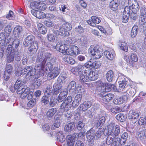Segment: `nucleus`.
<instances>
[{
	"label": "nucleus",
	"instance_id": "f3484780",
	"mask_svg": "<svg viewBox=\"0 0 146 146\" xmlns=\"http://www.w3.org/2000/svg\"><path fill=\"white\" fill-rule=\"evenodd\" d=\"M130 62L129 66L131 67L135 68H137V67L136 66V62L138 60V58L136 54L132 53L130 56Z\"/></svg>",
	"mask_w": 146,
	"mask_h": 146
},
{
	"label": "nucleus",
	"instance_id": "0eeeda50",
	"mask_svg": "<svg viewBox=\"0 0 146 146\" xmlns=\"http://www.w3.org/2000/svg\"><path fill=\"white\" fill-rule=\"evenodd\" d=\"M72 98L68 96L61 105L60 108L66 111H68L70 108L71 103L72 102Z\"/></svg>",
	"mask_w": 146,
	"mask_h": 146
},
{
	"label": "nucleus",
	"instance_id": "e2e57ef3",
	"mask_svg": "<svg viewBox=\"0 0 146 146\" xmlns=\"http://www.w3.org/2000/svg\"><path fill=\"white\" fill-rule=\"evenodd\" d=\"M101 64V63L100 61H94V62L93 63V66L92 67V68L97 69L99 68Z\"/></svg>",
	"mask_w": 146,
	"mask_h": 146
},
{
	"label": "nucleus",
	"instance_id": "c85d7f7f",
	"mask_svg": "<svg viewBox=\"0 0 146 146\" xmlns=\"http://www.w3.org/2000/svg\"><path fill=\"white\" fill-rule=\"evenodd\" d=\"M104 54L106 58L110 60H113L115 56V52L113 50L111 51H105L104 52Z\"/></svg>",
	"mask_w": 146,
	"mask_h": 146
},
{
	"label": "nucleus",
	"instance_id": "1a4fd4ad",
	"mask_svg": "<svg viewBox=\"0 0 146 146\" xmlns=\"http://www.w3.org/2000/svg\"><path fill=\"white\" fill-rule=\"evenodd\" d=\"M88 52L95 58H99L102 55V53L96 47L93 46H91L88 49Z\"/></svg>",
	"mask_w": 146,
	"mask_h": 146
},
{
	"label": "nucleus",
	"instance_id": "de8ad7c7",
	"mask_svg": "<svg viewBox=\"0 0 146 146\" xmlns=\"http://www.w3.org/2000/svg\"><path fill=\"white\" fill-rule=\"evenodd\" d=\"M104 129L103 128H101L99 129L96 132L95 136L97 138H100L101 135L104 133Z\"/></svg>",
	"mask_w": 146,
	"mask_h": 146
},
{
	"label": "nucleus",
	"instance_id": "a18cd8bd",
	"mask_svg": "<svg viewBox=\"0 0 146 146\" xmlns=\"http://www.w3.org/2000/svg\"><path fill=\"white\" fill-rule=\"evenodd\" d=\"M82 46L84 47H86L88 45V42L87 39L83 37L80 38V43Z\"/></svg>",
	"mask_w": 146,
	"mask_h": 146
},
{
	"label": "nucleus",
	"instance_id": "5fc2aeb1",
	"mask_svg": "<svg viewBox=\"0 0 146 146\" xmlns=\"http://www.w3.org/2000/svg\"><path fill=\"white\" fill-rule=\"evenodd\" d=\"M93 62H94V60L91 59L87 64H85L84 65L82 66H85L86 67L89 68L91 69L92 68V67L93 66Z\"/></svg>",
	"mask_w": 146,
	"mask_h": 146
},
{
	"label": "nucleus",
	"instance_id": "39448f33",
	"mask_svg": "<svg viewBox=\"0 0 146 146\" xmlns=\"http://www.w3.org/2000/svg\"><path fill=\"white\" fill-rule=\"evenodd\" d=\"M108 134H111L116 137L120 133V128L118 126H115L113 123H110L108 126Z\"/></svg>",
	"mask_w": 146,
	"mask_h": 146
},
{
	"label": "nucleus",
	"instance_id": "ddd939ff",
	"mask_svg": "<svg viewBox=\"0 0 146 146\" xmlns=\"http://www.w3.org/2000/svg\"><path fill=\"white\" fill-rule=\"evenodd\" d=\"M17 90V93L20 95V97L23 99L28 95L29 89L24 88L23 86H20Z\"/></svg>",
	"mask_w": 146,
	"mask_h": 146
},
{
	"label": "nucleus",
	"instance_id": "58836bf2",
	"mask_svg": "<svg viewBox=\"0 0 146 146\" xmlns=\"http://www.w3.org/2000/svg\"><path fill=\"white\" fill-rule=\"evenodd\" d=\"M127 81H126L125 80H123L119 84V89L120 90H123V89L126 91L127 90V86H126Z\"/></svg>",
	"mask_w": 146,
	"mask_h": 146
},
{
	"label": "nucleus",
	"instance_id": "f257e3e1",
	"mask_svg": "<svg viewBox=\"0 0 146 146\" xmlns=\"http://www.w3.org/2000/svg\"><path fill=\"white\" fill-rule=\"evenodd\" d=\"M56 59L52 57L50 53L45 51L38 52L36 59V62H41V64L36 65L34 68L38 72L43 71L44 69L46 71L50 70L53 66L56 64Z\"/></svg>",
	"mask_w": 146,
	"mask_h": 146
},
{
	"label": "nucleus",
	"instance_id": "603ef678",
	"mask_svg": "<svg viewBox=\"0 0 146 146\" xmlns=\"http://www.w3.org/2000/svg\"><path fill=\"white\" fill-rule=\"evenodd\" d=\"M54 119L53 125L56 128H58L60 125V120L58 117H55Z\"/></svg>",
	"mask_w": 146,
	"mask_h": 146
},
{
	"label": "nucleus",
	"instance_id": "bb28decb",
	"mask_svg": "<svg viewBox=\"0 0 146 146\" xmlns=\"http://www.w3.org/2000/svg\"><path fill=\"white\" fill-rule=\"evenodd\" d=\"M140 18L142 23L144 24L146 22V8H141L140 11Z\"/></svg>",
	"mask_w": 146,
	"mask_h": 146
},
{
	"label": "nucleus",
	"instance_id": "6e6552de",
	"mask_svg": "<svg viewBox=\"0 0 146 146\" xmlns=\"http://www.w3.org/2000/svg\"><path fill=\"white\" fill-rule=\"evenodd\" d=\"M62 79L59 78H58L57 82L53 85V88L52 89L53 95H57L61 90L62 88Z\"/></svg>",
	"mask_w": 146,
	"mask_h": 146
},
{
	"label": "nucleus",
	"instance_id": "dca6fc26",
	"mask_svg": "<svg viewBox=\"0 0 146 146\" xmlns=\"http://www.w3.org/2000/svg\"><path fill=\"white\" fill-rule=\"evenodd\" d=\"M129 95L128 94H126L120 98H116L113 101V102L115 104H121L127 100L129 97Z\"/></svg>",
	"mask_w": 146,
	"mask_h": 146
},
{
	"label": "nucleus",
	"instance_id": "f704fd0d",
	"mask_svg": "<svg viewBox=\"0 0 146 146\" xmlns=\"http://www.w3.org/2000/svg\"><path fill=\"white\" fill-rule=\"evenodd\" d=\"M114 74L111 70L108 71L106 74V78L107 80L109 82H111L113 77Z\"/></svg>",
	"mask_w": 146,
	"mask_h": 146
},
{
	"label": "nucleus",
	"instance_id": "c03bdc74",
	"mask_svg": "<svg viewBox=\"0 0 146 146\" xmlns=\"http://www.w3.org/2000/svg\"><path fill=\"white\" fill-rule=\"evenodd\" d=\"M115 137H114L112 135L109 134V135L106 139V143L108 145H110L111 143L113 140L114 141V138Z\"/></svg>",
	"mask_w": 146,
	"mask_h": 146
},
{
	"label": "nucleus",
	"instance_id": "2eb2a0df",
	"mask_svg": "<svg viewBox=\"0 0 146 146\" xmlns=\"http://www.w3.org/2000/svg\"><path fill=\"white\" fill-rule=\"evenodd\" d=\"M35 37L32 35H29L27 36L23 42V44L25 46H28L34 44L35 42H37L35 40Z\"/></svg>",
	"mask_w": 146,
	"mask_h": 146
},
{
	"label": "nucleus",
	"instance_id": "c756f323",
	"mask_svg": "<svg viewBox=\"0 0 146 146\" xmlns=\"http://www.w3.org/2000/svg\"><path fill=\"white\" fill-rule=\"evenodd\" d=\"M76 139L73 135H68L67 137V145L68 146H73Z\"/></svg>",
	"mask_w": 146,
	"mask_h": 146
},
{
	"label": "nucleus",
	"instance_id": "e433bc0d",
	"mask_svg": "<svg viewBox=\"0 0 146 146\" xmlns=\"http://www.w3.org/2000/svg\"><path fill=\"white\" fill-rule=\"evenodd\" d=\"M52 94H53V92L52 86L49 85L46 89L44 92V95L50 97Z\"/></svg>",
	"mask_w": 146,
	"mask_h": 146
},
{
	"label": "nucleus",
	"instance_id": "3c124183",
	"mask_svg": "<svg viewBox=\"0 0 146 146\" xmlns=\"http://www.w3.org/2000/svg\"><path fill=\"white\" fill-rule=\"evenodd\" d=\"M119 145H120V139L119 138H116L114 139L111 146H119Z\"/></svg>",
	"mask_w": 146,
	"mask_h": 146
},
{
	"label": "nucleus",
	"instance_id": "473e14b6",
	"mask_svg": "<svg viewBox=\"0 0 146 146\" xmlns=\"http://www.w3.org/2000/svg\"><path fill=\"white\" fill-rule=\"evenodd\" d=\"M114 97V95L111 93L107 94L103 96L102 100L104 102H108L111 100Z\"/></svg>",
	"mask_w": 146,
	"mask_h": 146
},
{
	"label": "nucleus",
	"instance_id": "680f3d73",
	"mask_svg": "<svg viewBox=\"0 0 146 146\" xmlns=\"http://www.w3.org/2000/svg\"><path fill=\"white\" fill-rule=\"evenodd\" d=\"M5 32L7 34H9L12 31L11 27L10 25H7L4 28Z\"/></svg>",
	"mask_w": 146,
	"mask_h": 146
},
{
	"label": "nucleus",
	"instance_id": "b1692460",
	"mask_svg": "<svg viewBox=\"0 0 146 146\" xmlns=\"http://www.w3.org/2000/svg\"><path fill=\"white\" fill-rule=\"evenodd\" d=\"M119 4V0H113L110 3V8L113 11H115L118 9Z\"/></svg>",
	"mask_w": 146,
	"mask_h": 146
},
{
	"label": "nucleus",
	"instance_id": "6e6d98bb",
	"mask_svg": "<svg viewBox=\"0 0 146 146\" xmlns=\"http://www.w3.org/2000/svg\"><path fill=\"white\" fill-rule=\"evenodd\" d=\"M116 119L120 121L123 122L125 119V117L122 113L118 114L116 116Z\"/></svg>",
	"mask_w": 146,
	"mask_h": 146
},
{
	"label": "nucleus",
	"instance_id": "393cba45",
	"mask_svg": "<svg viewBox=\"0 0 146 146\" xmlns=\"http://www.w3.org/2000/svg\"><path fill=\"white\" fill-rule=\"evenodd\" d=\"M91 106V102L90 101L85 102L79 107L80 110L84 111L89 108Z\"/></svg>",
	"mask_w": 146,
	"mask_h": 146
},
{
	"label": "nucleus",
	"instance_id": "ea45409f",
	"mask_svg": "<svg viewBox=\"0 0 146 146\" xmlns=\"http://www.w3.org/2000/svg\"><path fill=\"white\" fill-rule=\"evenodd\" d=\"M20 41V40L19 39L17 38L14 39L12 45H10L12 46V50H13V48L16 50V49L18 47L19 45Z\"/></svg>",
	"mask_w": 146,
	"mask_h": 146
},
{
	"label": "nucleus",
	"instance_id": "6ab92c4d",
	"mask_svg": "<svg viewBox=\"0 0 146 146\" xmlns=\"http://www.w3.org/2000/svg\"><path fill=\"white\" fill-rule=\"evenodd\" d=\"M68 94L67 89H64L62 90L58 95L57 100L59 102H61L64 100L66 98Z\"/></svg>",
	"mask_w": 146,
	"mask_h": 146
},
{
	"label": "nucleus",
	"instance_id": "72a5a7b5",
	"mask_svg": "<svg viewBox=\"0 0 146 146\" xmlns=\"http://www.w3.org/2000/svg\"><path fill=\"white\" fill-rule=\"evenodd\" d=\"M57 138L58 141L63 143L65 140V136L62 134V131H59L56 134Z\"/></svg>",
	"mask_w": 146,
	"mask_h": 146
},
{
	"label": "nucleus",
	"instance_id": "338daca9",
	"mask_svg": "<svg viewBox=\"0 0 146 146\" xmlns=\"http://www.w3.org/2000/svg\"><path fill=\"white\" fill-rule=\"evenodd\" d=\"M44 24L47 27H51L53 26V22L50 20L48 21H45L44 22Z\"/></svg>",
	"mask_w": 146,
	"mask_h": 146
},
{
	"label": "nucleus",
	"instance_id": "13d9d810",
	"mask_svg": "<svg viewBox=\"0 0 146 146\" xmlns=\"http://www.w3.org/2000/svg\"><path fill=\"white\" fill-rule=\"evenodd\" d=\"M14 14L13 11H10L9 13L7 14L6 16V17L10 20H13L14 19Z\"/></svg>",
	"mask_w": 146,
	"mask_h": 146
},
{
	"label": "nucleus",
	"instance_id": "5701e85b",
	"mask_svg": "<svg viewBox=\"0 0 146 146\" xmlns=\"http://www.w3.org/2000/svg\"><path fill=\"white\" fill-rule=\"evenodd\" d=\"M38 48V44L37 42H35L34 44H31L29 48V53L31 54H34Z\"/></svg>",
	"mask_w": 146,
	"mask_h": 146
},
{
	"label": "nucleus",
	"instance_id": "69168bd1",
	"mask_svg": "<svg viewBox=\"0 0 146 146\" xmlns=\"http://www.w3.org/2000/svg\"><path fill=\"white\" fill-rule=\"evenodd\" d=\"M36 103V100L33 99L28 102L27 104V106L28 107H32Z\"/></svg>",
	"mask_w": 146,
	"mask_h": 146
},
{
	"label": "nucleus",
	"instance_id": "7ed1b4c3",
	"mask_svg": "<svg viewBox=\"0 0 146 146\" xmlns=\"http://www.w3.org/2000/svg\"><path fill=\"white\" fill-rule=\"evenodd\" d=\"M36 73L35 70L32 66H26L21 71L22 74H26L25 78L27 81L32 80L34 79L38 78Z\"/></svg>",
	"mask_w": 146,
	"mask_h": 146
},
{
	"label": "nucleus",
	"instance_id": "49530a36",
	"mask_svg": "<svg viewBox=\"0 0 146 146\" xmlns=\"http://www.w3.org/2000/svg\"><path fill=\"white\" fill-rule=\"evenodd\" d=\"M58 100L54 97L53 96H51L50 102V105L51 107H53L56 104Z\"/></svg>",
	"mask_w": 146,
	"mask_h": 146
},
{
	"label": "nucleus",
	"instance_id": "cd10ccee",
	"mask_svg": "<svg viewBox=\"0 0 146 146\" xmlns=\"http://www.w3.org/2000/svg\"><path fill=\"white\" fill-rule=\"evenodd\" d=\"M56 48L57 50L62 53L64 54H65L66 49H67V47L65 46V45H63L60 44L59 43H57Z\"/></svg>",
	"mask_w": 146,
	"mask_h": 146
},
{
	"label": "nucleus",
	"instance_id": "7c9ffc66",
	"mask_svg": "<svg viewBox=\"0 0 146 146\" xmlns=\"http://www.w3.org/2000/svg\"><path fill=\"white\" fill-rule=\"evenodd\" d=\"M56 111L57 110L56 108H52L49 109L46 113L47 117L49 119H51Z\"/></svg>",
	"mask_w": 146,
	"mask_h": 146
},
{
	"label": "nucleus",
	"instance_id": "423d86ee",
	"mask_svg": "<svg viewBox=\"0 0 146 146\" xmlns=\"http://www.w3.org/2000/svg\"><path fill=\"white\" fill-rule=\"evenodd\" d=\"M83 67V73L87 74L88 78L89 79L88 82L95 80L98 78V75L95 72H93L91 69L89 68L86 67L85 66Z\"/></svg>",
	"mask_w": 146,
	"mask_h": 146
},
{
	"label": "nucleus",
	"instance_id": "bf43d9fd",
	"mask_svg": "<svg viewBox=\"0 0 146 146\" xmlns=\"http://www.w3.org/2000/svg\"><path fill=\"white\" fill-rule=\"evenodd\" d=\"M75 54L76 53H75L74 50L72 49L67 48V49H66L64 55H73L74 54Z\"/></svg>",
	"mask_w": 146,
	"mask_h": 146
},
{
	"label": "nucleus",
	"instance_id": "4be33fe9",
	"mask_svg": "<svg viewBox=\"0 0 146 146\" xmlns=\"http://www.w3.org/2000/svg\"><path fill=\"white\" fill-rule=\"evenodd\" d=\"M54 33L56 36H68L69 33L68 32L66 31L61 26V28L59 30L54 31Z\"/></svg>",
	"mask_w": 146,
	"mask_h": 146
},
{
	"label": "nucleus",
	"instance_id": "4c0bfd02",
	"mask_svg": "<svg viewBox=\"0 0 146 146\" xmlns=\"http://www.w3.org/2000/svg\"><path fill=\"white\" fill-rule=\"evenodd\" d=\"M136 10L134 9L131 10V12L129 13V17L130 19L133 20L135 21L138 18V15L137 13Z\"/></svg>",
	"mask_w": 146,
	"mask_h": 146
},
{
	"label": "nucleus",
	"instance_id": "9b49d317",
	"mask_svg": "<svg viewBox=\"0 0 146 146\" xmlns=\"http://www.w3.org/2000/svg\"><path fill=\"white\" fill-rule=\"evenodd\" d=\"M30 7L32 9H38L41 11L44 10L46 7V5L44 3L39 1L31 2Z\"/></svg>",
	"mask_w": 146,
	"mask_h": 146
},
{
	"label": "nucleus",
	"instance_id": "9d476101",
	"mask_svg": "<svg viewBox=\"0 0 146 146\" xmlns=\"http://www.w3.org/2000/svg\"><path fill=\"white\" fill-rule=\"evenodd\" d=\"M12 46L9 45L7 48L6 52L8 53L7 54V60L8 63L12 62L14 60L15 54L14 53V49L12 50Z\"/></svg>",
	"mask_w": 146,
	"mask_h": 146
},
{
	"label": "nucleus",
	"instance_id": "a211bd4d",
	"mask_svg": "<svg viewBox=\"0 0 146 146\" xmlns=\"http://www.w3.org/2000/svg\"><path fill=\"white\" fill-rule=\"evenodd\" d=\"M139 115L138 112L135 111V110H131L128 114V117L129 119H134V122L135 123L137 121V119L139 117Z\"/></svg>",
	"mask_w": 146,
	"mask_h": 146
},
{
	"label": "nucleus",
	"instance_id": "8fccbe9b",
	"mask_svg": "<svg viewBox=\"0 0 146 146\" xmlns=\"http://www.w3.org/2000/svg\"><path fill=\"white\" fill-rule=\"evenodd\" d=\"M7 36L4 32L0 33V45L3 44V42H4V40L6 39Z\"/></svg>",
	"mask_w": 146,
	"mask_h": 146
},
{
	"label": "nucleus",
	"instance_id": "052dcab7",
	"mask_svg": "<svg viewBox=\"0 0 146 146\" xmlns=\"http://www.w3.org/2000/svg\"><path fill=\"white\" fill-rule=\"evenodd\" d=\"M42 80L40 79H38L35 80L33 84L35 87L37 88L40 86L42 84Z\"/></svg>",
	"mask_w": 146,
	"mask_h": 146
},
{
	"label": "nucleus",
	"instance_id": "f03ea898",
	"mask_svg": "<svg viewBox=\"0 0 146 146\" xmlns=\"http://www.w3.org/2000/svg\"><path fill=\"white\" fill-rule=\"evenodd\" d=\"M82 65H78L76 67L72 68L71 72L76 76L79 75V80L82 83H85L88 82L87 74L83 73V67Z\"/></svg>",
	"mask_w": 146,
	"mask_h": 146
},
{
	"label": "nucleus",
	"instance_id": "a878e982",
	"mask_svg": "<svg viewBox=\"0 0 146 146\" xmlns=\"http://www.w3.org/2000/svg\"><path fill=\"white\" fill-rule=\"evenodd\" d=\"M75 127V124L74 122L68 123L65 125L64 130L66 132H70L73 130Z\"/></svg>",
	"mask_w": 146,
	"mask_h": 146
},
{
	"label": "nucleus",
	"instance_id": "2f4dec72",
	"mask_svg": "<svg viewBox=\"0 0 146 146\" xmlns=\"http://www.w3.org/2000/svg\"><path fill=\"white\" fill-rule=\"evenodd\" d=\"M23 29L22 27L20 26H17L15 27L13 30V34L15 36H19V35L21 34Z\"/></svg>",
	"mask_w": 146,
	"mask_h": 146
},
{
	"label": "nucleus",
	"instance_id": "09e8293b",
	"mask_svg": "<svg viewBox=\"0 0 146 146\" xmlns=\"http://www.w3.org/2000/svg\"><path fill=\"white\" fill-rule=\"evenodd\" d=\"M84 123L80 121L77 123L76 126L78 130H81L84 129Z\"/></svg>",
	"mask_w": 146,
	"mask_h": 146
},
{
	"label": "nucleus",
	"instance_id": "4d7b16f0",
	"mask_svg": "<svg viewBox=\"0 0 146 146\" xmlns=\"http://www.w3.org/2000/svg\"><path fill=\"white\" fill-rule=\"evenodd\" d=\"M13 69V67L11 64H7L5 71L8 73H11Z\"/></svg>",
	"mask_w": 146,
	"mask_h": 146
},
{
	"label": "nucleus",
	"instance_id": "c9c22d12",
	"mask_svg": "<svg viewBox=\"0 0 146 146\" xmlns=\"http://www.w3.org/2000/svg\"><path fill=\"white\" fill-rule=\"evenodd\" d=\"M118 45L121 50L126 52L128 50V47L127 44L125 42L120 41L118 43Z\"/></svg>",
	"mask_w": 146,
	"mask_h": 146
},
{
	"label": "nucleus",
	"instance_id": "f8f14e48",
	"mask_svg": "<svg viewBox=\"0 0 146 146\" xmlns=\"http://www.w3.org/2000/svg\"><path fill=\"white\" fill-rule=\"evenodd\" d=\"M67 89H68L70 92H73L78 93H82V90L81 88L79 87L76 88V84L74 81H72L70 82L68 86Z\"/></svg>",
	"mask_w": 146,
	"mask_h": 146
},
{
	"label": "nucleus",
	"instance_id": "774afa93",
	"mask_svg": "<svg viewBox=\"0 0 146 146\" xmlns=\"http://www.w3.org/2000/svg\"><path fill=\"white\" fill-rule=\"evenodd\" d=\"M146 123V117H141L138 123L140 125H144Z\"/></svg>",
	"mask_w": 146,
	"mask_h": 146
},
{
	"label": "nucleus",
	"instance_id": "0e129e2a",
	"mask_svg": "<svg viewBox=\"0 0 146 146\" xmlns=\"http://www.w3.org/2000/svg\"><path fill=\"white\" fill-rule=\"evenodd\" d=\"M49 97L46 95H44L42 98L41 102L44 104H46L49 102Z\"/></svg>",
	"mask_w": 146,
	"mask_h": 146
},
{
	"label": "nucleus",
	"instance_id": "412c9836",
	"mask_svg": "<svg viewBox=\"0 0 146 146\" xmlns=\"http://www.w3.org/2000/svg\"><path fill=\"white\" fill-rule=\"evenodd\" d=\"M31 12L34 16L38 18L41 19L45 18V14L42 11L33 9L31 10Z\"/></svg>",
	"mask_w": 146,
	"mask_h": 146
},
{
	"label": "nucleus",
	"instance_id": "a19ab883",
	"mask_svg": "<svg viewBox=\"0 0 146 146\" xmlns=\"http://www.w3.org/2000/svg\"><path fill=\"white\" fill-rule=\"evenodd\" d=\"M138 28V26L136 25H134L132 27L131 32V35L132 37H134L137 35Z\"/></svg>",
	"mask_w": 146,
	"mask_h": 146
},
{
	"label": "nucleus",
	"instance_id": "aec40b11",
	"mask_svg": "<svg viewBox=\"0 0 146 146\" xmlns=\"http://www.w3.org/2000/svg\"><path fill=\"white\" fill-rule=\"evenodd\" d=\"M101 21L98 17L96 16H92L91 19L87 21V23L90 25L95 27L96 23L98 24L100 23Z\"/></svg>",
	"mask_w": 146,
	"mask_h": 146
},
{
	"label": "nucleus",
	"instance_id": "20e7f679",
	"mask_svg": "<svg viewBox=\"0 0 146 146\" xmlns=\"http://www.w3.org/2000/svg\"><path fill=\"white\" fill-rule=\"evenodd\" d=\"M128 3L129 6H127L125 7L123 14H129L130 7L132 8L133 10H139L140 7L136 0H128Z\"/></svg>",
	"mask_w": 146,
	"mask_h": 146
},
{
	"label": "nucleus",
	"instance_id": "864d4df0",
	"mask_svg": "<svg viewBox=\"0 0 146 146\" xmlns=\"http://www.w3.org/2000/svg\"><path fill=\"white\" fill-rule=\"evenodd\" d=\"M84 132H80L79 133H76L73 134V135L76 139L78 138H82L84 136Z\"/></svg>",
	"mask_w": 146,
	"mask_h": 146
},
{
	"label": "nucleus",
	"instance_id": "4468645a",
	"mask_svg": "<svg viewBox=\"0 0 146 146\" xmlns=\"http://www.w3.org/2000/svg\"><path fill=\"white\" fill-rule=\"evenodd\" d=\"M50 72L48 73V76L51 79L56 77L60 72V69L57 67H54V68L49 70Z\"/></svg>",
	"mask_w": 146,
	"mask_h": 146
},
{
	"label": "nucleus",
	"instance_id": "79ce46f5",
	"mask_svg": "<svg viewBox=\"0 0 146 146\" xmlns=\"http://www.w3.org/2000/svg\"><path fill=\"white\" fill-rule=\"evenodd\" d=\"M106 121V118L104 116L101 117L98 120V121L97 124V126L98 127H102L105 123Z\"/></svg>",
	"mask_w": 146,
	"mask_h": 146
},
{
	"label": "nucleus",
	"instance_id": "37998d69",
	"mask_svg": "<svg viewBox=\"0 0 146 146\" xmlns=\"http://www.w3.org/2000/svg\"><path fill=\"white\" fill-rule=\"evenodd\" d=\"M61 26L62 28L67 31L70 30L72 29V25L68 23H64Z\"/></svg>",
	"mask_w": 146,
	"mask_h": 146
}]
</instances>
